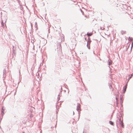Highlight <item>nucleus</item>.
I'll list each match as a JSON object with an SVG mask.
<instances>
[{"instance_id": "21", "label": "nucleus", "mask_w": 133, "mask_h": 133, "mask_svg": "<svg viewBox=\"0 0 133 133\" xmlns=\"http://www.w3.org/2000/svg\"><path fill=\"white\" fill-rule=\"evenodd\" d=\"M118 102H116V105H118Z\"/></svg>"}, {"instance_id": "7", "label": "nucleus", "mask_w": 133, "mask_h": 133, "mask_svg": "<svg viewBox=\"0 0 133 133\" xmlns=\"http://www.w3.org/2000/svg\"><path fill=\"white\" fill-rule=\"evenodd\" d=\"M92 33L88 32L87 33V35L89 37L91 36L92 35Z\"/></svg>"}, {"instance_id": "9", "label": "nucleus", "mask_w": 133, "mask_h": 133, "mask_svg": "<svg viewBox=\"0 0 133 133\" xmlns=\"http://www.w3.org/2000/svg\"><path fill=\"white\" fill-rule=\"evenodd\" d=\"M109 123L111 125H114V123L111 121H110L109 122Z\"/></svg>"}, {"instance_id": "17", "label": "nucleus", "mask_w": 133, "mask_h": 133, "mask_svg": "<svg viewBox=\"0 0 133 133\" xmlns=\"http://www.w3.org/2000/svg\"><path fill=\"white\" fill-rule=\"evenodd\" d=\"M13 51H15V49L14 46H13Z\"/></svg>"}, {"instance_id": "29", "label": "nucleus", "mask_w": 133, "mask_h": 133, "mask_svg": "<svg viewBox=\"0 0 133 133\" xmlns=\"http://www.w3.org/2000/svg\"><path fill=\"white\" fill-rule=\"evenodd\" d=\"M81 10L82 12V10Z\"/></svg>"}, {"instance_id": "5", "label": "nucleus", "mask_w": 133, "mask_h": 133, "mask_svg": "<svg viewBox=\"0 0 133 133\" xmlns=\"http://www.w3.org/2000/svg\"><path fill=\"white\" fill-rule=\"evenodd\" d=\"M88 40L87 42V44L90 45V43L91 42V41L90 39V38H88Z\"/></svg>"}, {"instance_id": "14", "label": "nucleus", "mask_w": 133, "mask_h": 133, "mask_svg": "<svg viewBox=\"0 0 133 133\" xmlns=\"http://www.w3.org/2000/svg\"><path fill=\"white\" fill-rule=\"evenodd\" d=\"M131 78V76H130V75H129V78H128V81L127 82H128L129 80Z\"/></svg>"}, {"instance_id": "19", "label": "nucleus", "mask_w": 133, "mask_h": 133, "mask_svg": "<svg viewBox=\"0 0 133 133\" xmlns=\"http://www.w3.org/2000/svg\"><path fill=\"white\" fill-rule=\"evenodd\" d=\"M50 29L49 28H48V32L49 33H50Z\"/></svg>"}, {"instance_id": "8", "label": "nucleus", "mask_w": 133, "mask_h": 133, "mask_svg": "<svg viewBox=\"0 0 133 133\" xmlns=\"http://www.w3.org/2000/svg\"><path fill=\"white\" fill-rule=\"evenodd\" d=\"M126 32L125 31L122 30L121 31V33L122 35L125 34Z\"/></svg>"}, {"instance_id": "12", "label": "nucleus", "mask_w": 133, "mask_h": 133, "mask_svg": "<svg viewBox=\"0 0 133 133\" xmlns=\"http://www.w3.org/2000/svg\"><path fill=\"white\" fill-rule=\"evenodd\" d=\"M1 24L2 26H4V23L3 21H1Z\"/></svg>"}, {"instance_id": "2", "label": "nucleus", "mask_w": 133, "mask_h": 133, "mask_svg": "<svg viewBox=\"0 0 133 133\" xmlns=\"http://www.w3.org/2000/svg\"><path fill=\"white\" fill-rule=\"evenodd\" d=\"M80 105H81L80 104L78 103L77 105V110L78 111L79 110H81V108H80Z\"/></svg>"}, {"instance_id": "28", "label": "nucleus", "mask_w": 133, "mask_h": 133, "mask_svg": "<svg viewBox=\"0 0 133 133\" xmlns=\"http://www.w3.org/2000/svg\"><path fill=\"white\" fill-rule=\"evenodd\" d=\"M56 125L55 126V127H56Z\"/></svg>"}, {"instance_id": "10", "label": "nucleus", "mask_w": 133, "mask_h": 133, "mask_svg": "<svg viewBox=\"0 0 133 133\" xmlns=\"http://www.w3.org/2000/svg\"><path fill=\"white\" fill-rule=\"evenodd\" d=\"M129 38L130 41H133V38L132 37H129Z\"/></svg>"}, {"instance_id": "15", "label": "nucleus", "mask_w": 133, "mask_h": 133, "mask_svg": "<svg viewBox=\"0 0 133 133\" xmlns=\"http://www.w3.org/2000/svg\"><path fill=\"white\" fill-rule=\"evenodd\" d=\"M116 102H118V100L117 98V97H116Z\"/></svg>"}, {"instance_id": "30", "label": "nucleus", "mask_w": 133, "mask_h": 133, "mask_svg": "<svg viewBox=\"0 0 133 133\" xmlns=\"http://www.w3.org/2000/svg\"><path fill=\"white\" fill-rule=\"evenodd\" d=\"M78 112H79V111Z\"/></svg>"}, {"instance_id": "13", "label": "nucleus", "mask_w": 133, "mask_h": 133, "mask_svg": "<svg viewBox=\"0 0 133 133\" xmlns=\"http://www.w3.org/2000/svg\"><path fill=\"white\" fill-rule=\"evenodd\" d=\"M60 96L59 95H58V97H57V99H58V101H59L60 99Z\"/></svg>"}, {"instance_id": "26", "label": "nucleus", "mask_w": 133, "mask_h": 133, "mask_svg": "<svg viewBox=\"0 0 133 133\" xmlns=\"http://www.w3.org/2000/svg\"><path fill=\"white\" fill-rule=\"evenodd\" d=\"M73 115H74V111H73Z\"/></svg>"}, {"instance_id": "18", "label": "nucleus", "mask_w": 133, "mask_h": 133, "mask_svg": "<svg viewBox=\"0 0 133 133\" xmlns=\"http://www.w3.org/2000/svg\"><path fill=\"white\" fill-rule=\"evenodd\" d=\"M109 88L110 89L112 88V86L111 85H110Z\"/></svg>"}, {"instance_id": "6", "label": "nucleus", "mask_w": 133, "mask_h": 133, "mask_svg": "<svg viewBox=\"0 0 133 133\" xmlns=\"http://www.w3.org/2000/svg\"><path fill=\"white\" fill-rule=\"evenodd\" d=\"M127 84H126L125 85V87H124L123 88V90H124V92H125V91L126 90V89H127Z\"/></svg>"}, {"instance_id": "25", "label": "nucleus", "mask_w": 133, "mask_h": 133, "mask_svg": "<svg viewBox=\"0 0 133 133\" xmlns=\"http://www.w3.org/2000/svg\"><path fill=\"white\" fill-rule=\"evenodd\" d=\"M109 68H110V70H111V68H110V67L109 66Z\"/></svg>"}, {"instance_id": "4", "label": "nucleus", "mask_w": 133, "mask_h": 133, "mask_svg": "<svg viewBox=\"0 0 133 133\" xmlns=\"http://www.w3.org/2000/svg\"><path fill=\"white\" fill-rule=\"evenodd\" d=\"M119 123H120V124L121 125L122 127L123 128L124 125H123V120H122L120 122H119Z\"/></svg>"}, {"instance_id": "23", "label": "nucleus", "mask_w": 133, "mask_h": 133, "mask_svg": "<svg viewBox=\"0 0 133 133\" xmlns=\"http://www.w3.org/2000/svg\"><path fill=\"white\" fill-rule=\"evenodd\" d=\"M133 76V74H132L131 75V77L132 76Z\"/></svg>"}, {"instance_id": "3", "label": "nucleus", "mask_w": 133, "mask_h": 133, "mask_svg": "<svg viewBox=\"0 0 133 133\" xmlns=\"http://www.w3.org/2000/svg\"><path fill=\"white\" fill-rule=\"evenodd\" d=\"M108 65H110L112 64V61L110 59H109L108 60Z\"/></svg>"}, {"instance_id": "22", "label": "nucleus", "mask_w": 133, "mask_h": 133, "mask_svg": "<svg viewBox=\"0 0 133 133\" xmlns=\"http://www.w3.org/2000/svg\"><path fill=\"white\" fill-rule=\"evenodd\" d=\"M2 112L3 114V109L2 110Z\"/></svg>"}, {"instance_id": "24", "label": "nucleus", "mask_w": 133, "mask_h": 133, "mask_svg": "<svg viewBox=\"0 0 133 133\" xmlns=\"http://www.w3.org/2000/svg\"><path fill=\"white\" fill-rule=\"evenodd\" d=\"M85 40H87V38H85Z\"/></svg>"}, {"instance_id": "16", "label": "nucleus", "mask_w": 133, "mask_h": 133, "mask_svg": "<svg viewBox=\"0 0 133 133\" xmlns=\"http://www.w3.org/2000/svg\"><path fill=\"white\" fill-rule=\"evenodd\" d=\"M132 41V43L131 44V48H132V47L133 46V40Z\"/></svg>"}, {"instance_id": "20", "label": "nucleus", "mask_w": 133, "mask_h": 133, "mask_svg": "<svg viewBox=\"0 0 133 133\" xmlns=\"http://www.w3.org/2000/svg\"><path fill=\"white\" fill-rule=\"evenodd\" d=\"M119 122H120L122 120H121V118H120L119 119Z\"/></svg>"}, {"instance_id": "1", "label": "nucleus", "mask_w": 133, "mask_h": 133, "mask_svg": "<svg viewBox=\"0 0 133 133\" xmlns=\"http://www.w3.org/2000/svg\"><path fill=\"white\" fill-rule=\"evenodd\" d=\"M59 48L58 50V53L59 54H61L62 53V48L61 46V45L60 44H59Z\"/></svg>"}, {"instance_id": "27", "label": "nucleus", "mask_w": 133, "mask_h": 133, "mask_svg": "<svg viewBox=\"0 0 133 133\" xmlns=\"http://www.w3.org/2000/svg\"><path fill=\"white\" fill-rule=\"evenodd\" d=\"M56 108H57V105H56Z\"/></svg>"}, {"instance_id": "11", "label": "nucleus", "mask_w": 133, "mask_h": 133, "mask_svg": "<svg viewBox=\"0 0 133 133\" xmlns=\"http://www.w3.org/2000/svg\"><path fill=\"white\" fill-rule=\"evenodd\" d=\"M87 46L89 49H90V45L87 44Z\"/></svg>"}]
</instances>
